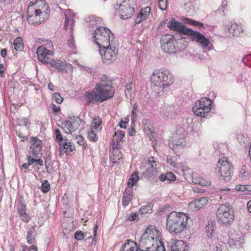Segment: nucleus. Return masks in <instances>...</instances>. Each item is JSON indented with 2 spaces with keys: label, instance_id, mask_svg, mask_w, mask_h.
Returning <instances> with one entry per match:
<instances>
[{
  "label": "nucleus",
  "instance_id": "obj_27",
  "mask_svg": "<svg viewBox=\"0 0 251 251\" xmlns=\"http://www.w3.org/2000/svg\"><path fill=\"white\" fill-rule=\"evenodd\" d=\"M142 123L144 125V129L145 132L148 134L150 139L153 137L154 131L153 130V126L151 121L149 119H145L143 120Z\"/></svg>",
  "mask_w": 251,
  "mask_h": 251
},
{
  "label": "nucleus",
  "instance_id": "obj_37",
  "mask_svg": "<svg viewBox=\"0 0 251 251\" xmlns=\"http://www.w3.org/2000/svg\"><path fill=\"white\" fill-rule=\"evenodd\" d=\"M138 179L139 176L138 173L136 172H134L131 175L127 182L128 186L130 188H132V187L137 183Z\"/></svg>",
  "mask_w": 251,
  "mask_h": 251
},
{
  "label": "nucleus",
  "instance_id": "obj_44",
  "mask_svg": "<svg viewBox=\"0 0 251 251\" xmlns=\"http://www.w3.org/2000/svg\"><path fill=\"white\" fill-rule=\"evenodd\" d=\"M123 158L121 156H119L118 155L115 156L114 154H113V155H110V162H112L113 165L115 164H119L120 163H123Z\"/></svg>",
  "mask_w": 251,
  "mask_h": 251
},
{
  "label": "nucleus",
  "instance_id": "obj_52",
  "mask_svg": "<svg viewBox=\"0 0 251 251\" xmlns=\"http://www.w3.org/2000/svg\"><path fill=\"white\" fill-rule=\"evenodd\" d=\"M133 87L134 84L132 82L127 84L126 86L125 95L127 96L128 94L130 95L131 92H133Z\"/></svg>",
  "mask_w": 251,
  "mask_h": 251
},
{
  "label": "nucleus",
  "instance_id": "obj_49",
  "mask_svg": "<svg viewBox=\"0 0 251 251\" xmlns=\"http://www.w3.org/2000/svg\"><path fill=\"white\" fill-rule=\"evenodd\" d=\"M88 138L90 141L92 142H96L97 141L98 137L97 135L93 131V129H91V131L88 132Z\"/></svg>",
  "mask_w": 251,
  "mask_h": 251
},
{
  "label": "nucleus",
  "instance_id": "obj_7",
  "mask_svg": "<svg viewBox=\"0 0 251 251\" xmlns=\"http://www.w3.org/2000/svg\"><path fill=\"white\" fill-rule=\"evenodd\" d=\"M233 210L229 203L221 205L217 210L216 216L219 222L228 225L234 220Z\"/></svg>",
  "mask_w": 251,
  "mask_h": 251
},
{
  "label": "nucleus",
  "instance_id": "obj_22",
  "mask_svg": "<svg viewBox=\"0 0 251 251\" xmlns=\"http://www.w3.org/2000/svg\"><path fill=\"white\" fill-rule=\"evenodd\" d=\"M73 150L71 143L68 141L67 139L65 140L62 143H59V155L62 156L64 153L69 154Z\"/></svg>",
  "mask_w": 251,
  "mask_h": 251
},
{
  "label": "nucleus",
  "instance_id": "obj_51",
  "mask_svg": "<svg viewBox=\"0 0 251 251\" xmlns=\"http://www.w3.org/2000/svg\"><path fill=\"white\" fill-rule=\"evenodd\" d=\"M218 10L220 14H225V12L227 11V1L226 0L223 1L222 5L219 7Z\"/></svg>",
  "mask_w": 251,
  "mask_h": 251
},
{
  "label": "nucleus",
  "instance_id": "obj_42",
  "mask_svg": "<svg viewBox=\"0 0 251 251\" xmlns=\"http://www.w3.org/2000/svg\"><path fill=\"white\" fill-rule=\"evenodd\" d=\"M150 251H166V250L163 243L159 240H155L154 248Z\"/></svg>",
  "mask_w": 251,
  "mask_h": 251
},
{
  "label": "nucleus",
  "instance_id": "obj_28",
  "mask_svg": "<svg viewBox=\"0 0 251 251\" xmlns=\"http://www.w3.org/2000/svg\"><path fill=\"white\" fill-rule=\"evenodd\" d=\"M163 117L164 118H172L175 115L176 111L174 106L169 105L161 111Z\"/></svg>",
  "mask_w": 251,
  "mask_h": 251
},
{
  "label": "nucleus",
  "instance_id": "obj_56",
  "mask_svg": "<svg viewBox=\"0 0 251 251\" xmlns=\"http://www.w3.org/2000/svg\"><path fill=\"white\" fill-rule=\"evenodd\" d=\"M68 44L72 51H74V50L75 48V41L73 36L71 35L70 36V39L68 41Z\"/></svg>",
  "mask_w": 251,
  "mask_h": 251
},
{
  "label": "nucleus",
  "instance_id": "obj_29",
  "mask_svg": "<svg viewBox=\"0 0 251 251\" xmlns=\"http://www.w3.org/2000/svg\"><path fill=\"white\" fill-rule=\"evenodd\" d=\"M35 234V226H32L28 229L26 235V240L28 244H32L36 242Z\"/></svg>",
  "mask_w": 251,
  "mask_h": 251
},
{
  "label": "nucleus",
  "instance_id": "obj_13",
  "mask_svg": "<svg viewBox=\"0 0 251 251\" xmlns=\"http://www.w3.org/2000/svg\"><path fill=\"white\" fill-rule=\"evenodd\" d=\"M32 6H33V4L29 5L28 7L26 16L27 20L30 24H40L44 21V18H42V17L43 13L40 9H35L34 8L33 10Z\"/></svg>",
  "mask_w": 251,
  "mask_h": 251
},
{
  "label": "nucleus",
  "instance_id": "obj_24",
  "mask_svg": "<svg viewBox=\"0 0 251 251\" xmlns=\"http://www.w3.org/2000/svg\"><path fill=\"white\" fill-rule=\"evenodd\" d=\"M50 67L55 68L59 71H64L67 66V64L65 61H61L58 59H52L49 61Z\"/></svg>",
  "mask_w": 251,
  "mask_h": 251
},
{
  "label": "nucleus",
  "instance_id": "obj_4",
  "mask_svg": "<svg viewBox=\"0 0 251 251\" xmlns=\"http://www.w3.org/2000/svg\"><path fill=\"white\" fill-rule=\"evenodd\" d=\"M151 81L153 86L164 90L174 82L175 77L168 70H156L152 73Z\"/></svg>",
  "mask_w": 251,
  "mask_h": 251
},
{
  "label": "nucleus",
  "instance_id": "obj_2",
  "mask_svg": "<svg viewBox=\"0 0 251 251\" xmlns=\"http://www.w3.org/2000/svg\"><path fill=\"white\" fill-rule=\"evenodd\" d=\"M188 219L186 214L173 211L167 217V228L170 232L177 235L186 228Z\"/></svg>",
  "mask_w": 251,
  "mask_h": 251
},
{
  "label": "nucleus",
  "instance_id": "obj_64",
  "mask_svg": "<svg viewBox=\"0 0 251 251\" xmlns=\"http://www.w3.org/2000/svg\"><path fill=\"white\" fill-rule=\"evenodd\" d=\"M35 162V159L33 157H31L30 156L27 157V162L29 165L32 164Z\"/></svg>",
  "mask_w": 251,
  "mask_h": 251
},
{
  "label": "nucleus",
  "instance_id": "obj_15",
  "mask_svg": "<svg viewBox=\"0 0 251 251\" xmlns=\"http://www.w3.org/2000/svg\"><path fill=\"white\" fill-rule=\"evenodd\" d=\"M120 17L122 19H127L134 13V8L132 7L129 0H124L119 6Z\"/></svg>",
  "mask_w": 251,
  "mask_h": 251
},
{
  "label": "nucleus",
  "instance_id": "obj_55",
  "mask_svg": "<svg viewBox=\"0 0 251 251\" xmlns=\"http://www.w3.org/2000/svg\"><path fill=\"white\" fill-rule=\"evenodd\" d=\"M244 64L249 67H251V63L250 62L251 61V54H248L245 56L242 59Z\"/></svg>",
  "mask_w": 251,
  "mask_h": 251
},
{
  "label": "nucleus",
  "instance_id": "obj_43",
  "mask_svg": "<svg viewBox=\"0 0 251 251\" xmlns=\"http://www.w3.org/2000/svg\"><path fill=\"white\" fill-rule=\"evenodd\" d=\"M102 119L98 117L93 120V128L100 131L101 129Z\"/></svg>",
  "mask_w": 251,
  "mask_h": 251
},
{
  "label": "nucleus",
  "instance_id": "obj_38",
  "mask_svg": "<svg viewBox=\"0 0 251 251\" xmlns=\"http://www.w3.org/2000/svg\"><path fill=\"white\" fill-rule=\"evenodd\" d=\"M208 202L207 199L206 197H201L197 199L195 201V207L198 209H201L204 205H206Z\"/></svg>",
  "mask_w": 251,
  "mask_h": 251
},
{
  "label": "nucleus",
  "instance_id": "obj_33",
  "mask_svg": "<svg viewBox=\"0 0 251 251\" xmlns=\"http://www.w3.org/2000/svg\"><path fill=\"white\" fill-rule=\"evenodd\" d=\"M132 199V191L126 190L123 194L122 203L124 206H126L131 202Z\"/></svg>",
  "mask_w": 251,
  "mask_h": 251
},
{
  "label": "nucleus",
  "instance_id": "obj_9",
  "mask_svg": "<svg viewBox=\"0 0 251 251\" xmlns=\"http://www.w3.org/2000/svg\"><path fill=\"white\" fill-rule=\"evenodd\" d=\"M187 36H189L192 41L195 42L202 49H207L209 51L214 48L209 39L199 31L190 29Z\"/></svg>",
  "mask_w": 251,
  "mask_h": 251
},
{
  "label": "nucleus",
  "instance_id": "obj_48",
  "mask_svg": "<svg viewBox=\"0 0 251 251\" xmlns=\"http://www.w3.org/2000/svg\"><path fill=\"white\" fill-rule=\"evenodd\" d=\"M86 235V233H84L81 230H77L75 233V238L78 241H81L84 239Z\"/></svg>",
  "mask_w": 251,
  "mask_h": 251
},
{
  "label": "nucleus",
  "instance_id": "obj_32",
  "mask_svg": "<svg viewBox=\"0 0 251 251\" xmlns=\"http://www.w3.org/2000/svg\"><path fill=\"white\" fill-rule=\"evenodd\" d=\"M237 237H235L234 239H231L229 240V243H232L233 244V245L236 247V248H242V245L244 243V237L242 233H240L239 235H237Z\"/></svg>",
  "mask_w": 251,
  "mask_h": 251
},
{
  "label": "nucleus",
  "instance_id": "obj_20",
  "mask_svg": "<svg viewBox=\"0 0 251 251\" xmlns=\"http://www.w3.org/2000/svg\"><path fill=\"white\" fill-rule=\"evenodd\" d=\"M30 143L29 153L34 157H37L41 151L42 142L38 138L33 137L31 138Z\"/></svg>",
  "mask_w": 251,
  "mask_h": 251
},
{
  "label": "nucleus",
  "instance_id": "obj_36",
  "mask_svg": "<svg viewBox=\"0 0 251 251\" xmlns=\"http://www.w3.org/2000/svg\"><path fill=\"white\" fill-rule=\"evenodd\" d=\"M235 190L244 193V194H247L251 192V185H236Z\"/></svg>",
  "mask_w": 251,
  "mask_h": 251
},
{
  "label": "nucleus",
  "instance_id": "obj_23",
  "mask_svg": "<svg viewBox=\"0 0 251 251\" xmlns=\"http://www.w3.org/2000/svg\"><path fill=\"white\" fill-rule=\"evenodd\" d=\"M65 21L64 25V29H66L69 26L71 29H73V27L75 23L74 16L70 10H67L65 11Z\"/></svg>",
  "mask_w": 251,
  "mask_h": 251
},
{
  "label": "nucleus",
  "instance_id": "obj_10",
  "mask_svg": "<svg viewBox=\"0 0 251 251\" xmlns=\"http://www.w3.org/2000/svg\"><path fill=\"white\" fill-rule=\"evenodd\" d=\"M211 105L212 101L209 98H201L197 101L193 106V112L197 116L205 117L210 111Z\"/></svg>",
  "mask_w": 251,
  "mask_h": 251
},
{
  "label": "nucleus",
  "instance_id": "obj_57",
  "mask_svg": "<svg viewBox=\"0 0 251 251\" xmlns=\"http://www.w3.org/2000/svg\"><path fill=\"white\" fill-rule=\"evenodd\" d=\"M167 0H158V5L161 10H164L167 8Z\"/></svg>",
  "mask_w": 251,
  "mask_h": 251
},
{
  "label": "nucleus",
  "instance_id": "obj_21",
  "mask_svg": "<svg viewBox=\"0 0 251 251\" xmlns=\"http://www.w3.org/2000/svg\"><path fill=\"white\" fill-rule=\"evenodd\" d=\"M25 205L23 203L22 198L21 197L18 201L17 210L21 219L25 222H28L30 217L26 212Z\"/></svg>",
  "mask_w": 251,
  "mask_h": 251
},
{
  "label": "nucleus",
  "instance_id": "obj_58",
  "mask_svg": "<svg viewBox=\"0 0 251 251\" xmlns=\"http://www.w3.org/2000/svg\"><path fill=\"white\" fill-rule=\"evenodd\" d=\"M20 125H22L26 127V129H28L29 127V121L27 118H24L19 121Z\"/></svg>",
  "mask_w": 251,
  "mask_h": 251
},
{
  "label": "nucleus",
  "instance_id": "obj_14",
  "mask_svg": "<svg viewBox=\"0 0 251 251\" xmlns=\"http://www.w3.org/2000/svg\"><path fill=\"white\" fill-rule=\"evenodd\" d=\"M81 122L83 121L79 117L76 116L71 117L69 120H64L62 125L66 133H72L77 129Z\"/></svg>",
  "mask_w": 251,
  "mask_h": 251
},
{
  "label": "nucleus",
  "instance_id": "obj_59",
  "mask_svg": "<svg viewBox=\"0 0 251 251\" xmlns=\"http://www.w3.org/2000/svg\"><path fill=\"white\" fill-rule=\"evenodd\" d=\"M23 251H37V248L34 245L31 246L29 248L26 246H24L23 247Z\"/></svg>",
  "mask_w": 251,
  "mask_h": 251
},
{
  "label": "nucleus",
  "instance_id": "obj_46",
  "mask_svg": "<svg viewBox=\"0 0 251 251\" xmlns=\"http://www.w3.org/2000/svg\"><path fill=\"white\" fill-rule=\"evenodd\" d=\"M42 191L44 193H46L49 191L50 187L49 181L47 180H44L42 183L41 187Z\"/></svg>",
  "mask_w": 251,
  "mask_h": 251
},
{
  "label": "nucleus",
  "instance_id": "obj_39",
  "mask_svg": "<svg viewBox=\"0 0 251 251\" xmlns=\"http://www.w3.org/2000/svg\"><path fill=\"white\" fill-rule=\"evenodd\" d=\"M151 11V8L149 6H147L144 9H142L139 13L140 17L142 18V20H144L148 18Z\"/></svg>",
  "mask_w": 251,
  "mask_h": 251
},
{
  "label": "nucleus",
  "instance_id": "obj_1",
  "mask_svg": "<svg viewBox=\"0 0 251 251\" xmlns=\"http://www.w3.org/2000/svg\"><path fill=\"white\" fill-rule=\"evenodd\" d=\"M114 93L113 80L103 75L99 78L96 88L84 94L85 105L95 104L106 101L113 98Z\"/></svg>",
  "mask_w": 251,
  "mask_h": 251
},
{
  "label": "nucleus",
  "instance_id": "obj_54",
  "mask_svg": "<svg viewBox=\"0 0 251 251\" xmlns=\"http://www.w3.org/2000/svg\"><path fill=\"white\" fill-rule=\"evenodd\" d=\"M139 219V215L137 213L131 212L129 214H127L126 219L128 221H134Z\"/></svg>",
  "mask_w": 251,
  "mask_h": 251
},
{
  "label": "nucleus",
  "instance_id": "obj_60",
  "mask_svg": "<svg viewBox=\"0 0 251 251\" xmlns=\"http://www.w3.org/2000/svg\"><path fill=\"white\" fill-rule=\"evenodd\" d=\"M77 143L80 146H82L83 147L84 146V138L81 135L76 136Z\"/></svg>",
  "mask_w": 251,
  "mask_h": 251
},
{
  "label": "nucleus",
  "instance_id": "obj_63",
  "mask_svg": "<svg viewBox=\"0 0 251 251\" xmlns=\"http://www.w3.org/2000/svg\"><path fill=\"white\" fill-rule=\"evenodd\" d=\"M45 166L47 173L49 174H51L53 170V168L50 164L46 165Z\"/></svg>",
  "mask_w": 251,
  "mask_h": 251
},
{
  "label": "nucleus",
  "instance_id": "obj_61",
  "mask_svg": "<svg viewBox=\"0 0 251 251\" xmlns=\"http://www.w3.org/2000/svg\"><path fill=\"white\" fill-rule=\"evenodd\" d=\"M194 26L198 27L199 29L204 28V25L203 23H201L199 21H195L194 23Z\"/></svg>",
  "mask_w": 251,
  "mask_h": 251
},
{
  "label": "nucleus",
  "instance_id": "obj_45",
  "mask_svg": "<svg viewBox=\"0 0 251 251\" xmlns=\"http://www.w3.org/2000/svg\"><path fill=\"white\" fill-rule=\"evenodd\" d=\"M125 136V131L121 130H118L115 132V135L113 137L118 142V141H122Z\"/></svg>",
  "mask_w": 251,
  "mask_h": 251
},
{
  "label": "nucleus",
  "instance_id": "obj_34",
  "mask_svg": "<svg viewBox=\"0 0 251 251\" xmlns=\"http://www.w3.org/2000/svg\"><path fill=\"white\" fill-rule=\"evenodd\" d=\"M88 22L89 25L92 27H95V25L98 26L101 22V18L98 17L95 15L91 16L88 18Z\"/></svg>",
  "mask_w": 251,
  "mask_h": 251
},
{
  "label": "nucleus",
  "instance_id": "obj_18",
  "mask_svg": "<svg viewBox=\"0 0 251 251\" xmlns=\"http://www.w3.org/2000/svg\"><path fill=\"white\" fill-rule=\"evenodd\" d=\"M147 163L149 168L144 173V176L146 178L150 179L157 175V162L153 157H151L149 159Z\"/></svg>",
  "mask_w": 251,
  "mask_h": 251
},
{
  "label": "nucleus",
  "instance_id": "obj_19",
  "mask_svg": "<svg viewBox=\"0 0 251 251\" xmlns=\"http://www.w3.org/2000/svg\"><path fill=\"white\" fill-rule=\"evenodd\" d=\"M38 60L44 64H49V55H51L52 51L44 46L39 47L36 50Z\"/></svg>",
  "mask_w": 251,
  "mask_h": 251
},
{
  "label": "nucleus",
  "instance_id": "obj_50",
  "mask_svg": "<svg viewBox=\"0 0 251 251\" xmlns=\"http://www.w3.org/2000/svg\"><path fill=\"white\" fill-rule=\"evenodd\" d=\"M55 133L56 139L58 144L59 143H62L65 140L63 138V136L59 129H56L55 130Z\"/></svg>",
  "mask_w": 251,
  "mask_h": 251
},
{
  "label": "nucleus",
  "instance_id": "obj_5",
  "mask_svg": "<svg viewBox=\"0 0 251 251\" xmlns=\"http://www.w3.org/2000/svg\"><path fill=\"white\" fill-rule=\"evenodd\" d=\"M215 172L219 175L220 179L229 181L232 175L233 168L226 157H223L219 160L215 168Z\"/></svg>",
  "mask_w": 251,
  "mask_h": 251
},
{
  "label": "nucleus",
  "instance_id": "obj_35",
  "mask_svg": "<svg viewBox=\"0 0 251 251\" xmlns=\"http://www.w3.org/2000/svg\"><path fill=\"white\" fill-rule=\"evenodd\" d=\"M176 40L177 43L175 46L176 48V52L178 51H181L187 48L188 45L187 43H186L182 38L176 39Z\"/></svg>",
  "mask_w": 251,
  "mask_h": 251
},
{
  "label": "nucleus",
  "instance_id": "obj_31",
  "mask_svg": "<svg viewBox=\"0 0 251 251\" xmlns=\"http://www.w3.org/2000/svg\"><path fill=\"white\" fill-rule=\"evenodd\" d=\"M193 182L195 184H200L201 186H208L210 182L201 177L198 173H193L192 174Z\"/></svg>",
  "mask_w": 251,
  "mask_h": 251
},
{
  "label": "nucleus",
  "instance_id": "obj_17",
  "mask_svg": "<svg viewBox=\"0 0 251 251\" xmlns=\"http://www.w3.org/2000/svg\"><path fill=\"white\" fill-rule=\"evenodd\" d=\"M168 251H189L187 244L182 240L171 239L168 242Z\"/></svg>",
  "mask_w": 251,
  "mask_h": 251
},
{
  "label": "nucleus",
  "instance_id": "obj_8",
  "mask_svg": "<svg viewBox=\"0 0 251 251\" xmlns=\"http://www.w3.org/2000/svg\"><path fill=\"white\" fill-rule=\"evenodd\" d=\"M99 52L104 64L109 65L113 63L117 58L118 49L113 43L99 47Z\"/></svg>",
  "mask_w": 251,
  "mask_h": 251
},
{
  "label": "nucleus",
  "instance_id": "obj_41",
  "mask_svg": "<svg viewBox=\"0 0 251 251\" xmlns=\"http://www.w3.org/2000/svg\"><path fill=\"white\" fill-rule=\"evenodd\" d=\"M153 207V204L152 203H149L146 205L143 206L140 208V212L142 214L146 213H151L152 212V209Z\"/></svg>",
  "mask_w": 251,
  "mask_h": 251
},
{
  "label": "nucleus",
  "instance_id": "obj_12",
  "mask_svg": "<svg viewBox=\"0 0 251 251\" xmlns=\"http://www.w3.org/2000/svg\"><path fill=\"white\" fill-rule=\"evenodd\" d=\"M185 134L183 129L177 130L175 135V139L173 140L172 143L170 147L176 153L178 150H182L186 146V143L185 138Z\"/></svg>",
  "mask_w": 251,
  "mask_h": 251
},
{
  "label": "nucleus",
  "instance_id": "obj_16",
  "mask_svg": "<svg viewBox=\"0 0 251 251\" xmlns=\"http://www.w3.org/2000/svg\"><path fill=\"white\" fill-rule=\"evenodd\" d=\"M167 26L170 30H173L178 32L181 34L187 35L191 28L187 27L183 25L181 23L176 20L171 18V20L169 21L167 24Z\"/></svg>",
  "mask_w": 251,
  "mask_h": 251
},
{
  "label": "nucleus",
  "instance_id": "obj_62",
  "mask_svg": "<svg viewBox=\"0 0 251 251\" xmlns=\"http://www.w3.org/2000/svg\"><path fill=\"white\" fill-rule=\"evenodd\" d=\"M240 173L241 175V177L243 178H247L249 176L248 172H246L243 168H242L240 171Z\"/></svg>",
  "mask_w": 251,
  "mask_h": 251
},
{
  "label": "nucleus",
  "instance_id": "obj_3",
  "mask_svg": "<svg viewBox=\"0 0 251 251\" xmlns=\"http://www.w3.org/2000/svg\"><path fill=\"white\" fill-rule=\"evenodd\" d=\"M158 232V230L153 226L147 227L139 242V251H150L153 249L155 240L159 237Z\"/></svg>",
  "mask_w": 251,
  "mask_h": 251
},
{
  "label": "nucleus",
  "instance_id": "obj_26",
  "mask_svg": "<svg viewBox=\"0 0 251 251\" xmlns=\"http://www.w3.org/2000/svg\"><path fill=\"white\" fill-rule=\"evenodd\" d=\"M159 180L165 184H170L176 180V176L172 172H167L165 174L162 173L159 176Z\"/></svg>",
  "mask_w": 251,
  "mask_h": 251
},
{
  "label": "nucleus",
  "instance_id": "obj_25",
  "mask_svg": "<svg viewBox=\"0 0 251 251\" xmlns=\"http://www.w3.org/2000/svg\"><path fill=\"white\" fill-rule=\"evenodd\" d=\"M227 28L230 34L233 36H239L243 31L241 25L235 23H231L230 25H228Z\"/></svg>",
  "mask_w": 251,
  "mask_h": 251
},
{
  "label": "nucleus",
  "instance_id": "obj_11",
  "mask_svg": "<svg viewBox=\"0 0 251 251\" xmlns=\"http://www.w3.org/2000/svg\"><path fill=\"white\" fill-rule=\"evenodd\" d=\"M160 43L161 49L165 52L169 53L176 52V48L175 46L176 45L177 40L174 35H163L161 37Z\"/></svg>",
  "mask_w": 251,
  "mask_h": 251
},
{
  "label": "nucleus",
  "instance_id": "obj_40",
  "mask_svg": "<svg viewBox=\"0 0 251 251\" xmlns=\"http://www.w3.org/2000/svg\"><path fill=\"white\" fill-rule=\"evenodd\" d=\"M14 48L16 50H21L24 47L21 37L16 38L13 43Z\"/></svg>",
  "mask_w": 251,
  "mask_h": 251
},
{
  "label": "nucleus",
  "instance_id": "obj_47",
  "mask_svg": "<svg viewBox=\"0 0 251 251\" xmlns=\"http://www.w3.org/2000/svg\"><path fill=\"white\" fill-rule=\"evenodd\" d=\"M52 100L57 103H61L63 102V99L59 93L56 92L52 94Z\"/></svg>",
  "mask_w": 251,
  "mask_h": 251
},
{
  "label": "nucleus",
  "instance_id": "obj_53",
  "mask_svg": "<svg viewBox=\"0 0 251 251\" xmlns=\"http://www.w3.org/2000/svg\"><path fill=\"white\" fill-rule=\"evenodd\" d=\"M206 232L207 234V236L210 238L212 239L213 237V232L214 231V227L213 226L208 225L206 227Z\"/></svg>",
  "mask_w": 251,
  "mask_h": 251
},
{
  "label": "nucleus",
  "instance_id": "obj_6",
  "mask_svg": "<svg viewBox=\"0 0 251 251\" xmlns=\"http://www.w3.org/2000/svg\"><path fill=\"white\" fill-rule=\"evenodd\" d=\"M113 34L107 28L101 26L97 27L94 33V42L99 47L112 43Z\"/></svg>",
  "mask_w": 251,
  "mask_h": 251
},
{
  "label": "nucleus",
  "instance_id": "obj_30",
  "mask_svg": "<svg viewBox=\"0 0 251 251\" xmlns=\"http://www.w3.org/2000/svg\"><path fill=\"white\" fill-rule=\"evenodd\" d=\"M122 251H139V249L136 242L127 240L123 246Z\"/></svg>",
  "mask_w": 251,
  "mask_h": 251
}]
</instances>
